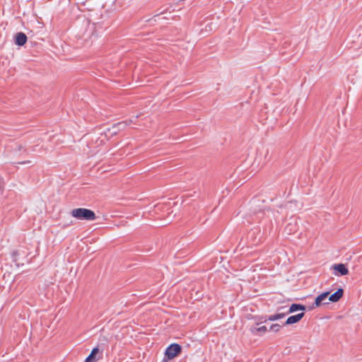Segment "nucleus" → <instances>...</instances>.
Wrapping results in <instances>:
<instances>
[{
    "label": "nucleus",
    "mask_w": 362,
    "mask_h": 362,
    "mask_svg": "<svg viewBox=\"0 0 362 362\" xmlns=\"http://www.w3.org/2000/svg\"><path fill=\"white\" fill-rule=\"evenodd\" d=\"M277 319L278 318H268V320H264L262 323L264 326L267 327V331H269L270 329V325H272V321Z\"/></svg>",
    "instance_id": "1a4fd4ad"
},
{
    "label": "nucleus",
    "mask_w": 362,
    "mask_h": 362,
    "mask_svg": "<svg viewBox=\"0 0 362 362\" xmlns=\"http://www.w3.org/2000/svg\"><path fill=\"white\" fill-rule=\"evenodd\" d=\"M71 214L73 217L80 220L93 221L95 219V213L93 211L87 209H76L72 210Z\"/></svg>",
    "instance_id": "f03ea898"
},
{
    "label": "nucleus",
    "mask_w": 362,
    "mask_h": 362,
    "mask_svg": "<svg viewBox=\"0 0 362 362\" xmlns=\"http://www.w3.org/2000/svg\"><path fill=\"white\" fill-rule=\"evenodd\" d=\"M168 359L167 358H165L163 360V361H162V362H168Z\"/></svg>",
    "instance_id": "ddd939ff"
},
{
    "label": "nucleus",
    "mask_w": 362,
    "mask_h": 362,
    "mask_svg": "<svg viewBox=\"0 0 362 362\" xmlns=\"http://www.w3.org/2000/svg\"><path fill=\"white\" fill-rule=\"evenodd\" d=\"M333 274L337 276H345L349 274V269L344 264H334L331 267Z\"/></svg>",
    "instance_id": "39448f33"
},
{
    "label": "nucleus",
    "mask_w": 362,
    "mask_h": 362,
    "mask_svg": "<svg viewBox=\"0 0 362 362\" xmlns=\"http://www.w3.org/2000/svg\"><path fill=\"white\" fill-rule=\"evenodd\" d=\"M281 326L279 324H273L270 325L269 331H272L274 332H276L279 330Z\"/></svg>",
    "instance_id": "9b49d317"
},
{
    "label": "nucleus",
    "mask_w": 362,
    "mask_h": 362,
    "mask_svg": "<svg viewBox=\"0 0 362 362\" xmlns=\"http://www.w3.org/2000/svg\"><path fill=\"white\" fill-rule=\"evenodd\" d=\"M301 318H287L284 325H291L298 322Z\"/></svg>",
    "instance_id": "9d476101"
},
{
    "label": "nucleus",
    "mask_w": 362,
    "mask_h": 362,
    "mask_svg": "<svg viewBox=\"0 0 362 362\" xmlns=\"http://www.w3.org/2000/svg\"><path fill=\"white\" fill-rule=\"evenodd\" d=\"M133 122L132 119H129L113 124L110 128H107L104 134L106 136L111 137L117 134L119 132L124 129L127 126Z\"/></svg>",
    "instance_id": "7ed1b4c3"
},
{
    "label": "nucleus",
    "mask_w": 362,
    "mask_h": 362,
    "mask_svg": "<svg viewBox=\"0 0 362 362\" xmlns=\"http://www.w3.org/2000/svg\"><path fill=\"white\" fill-rule=\"evenodd\" d=\"M27 42V36L23 33H18L15 36V43L18 46L24 45Z\"/></svg>",
    "instance_id": "0eeeda50"
},
{
    "label": "nucleus",
    "mask_w": 362,
    "mask_h": 362,
    "mask_svg": "<svg viewBox=\"0 0 362 362\" xmlns=\"http://www.w3.org/2000/svg\"><path fill=\"white\" fill-rule=\"evenodd\" d=\"M282 315H283V314H278V315H276L275 317H282Z\"/></svg>",
    "instance_id": "f8f14e48"
},
{
    "label": "nucleus",
    "mask_w": 362,
    "mask_h": 362,
    "mask_svg": "<svg viewBox=\"0 0 362 362\" xmlns=\"http://www.w3.org/2000/svg\"><path fill=\"white\" fill-rule=\"evenodd\" d=\"M98 348H94L89 356L86 358L85 362H96L97 360L95 358L96 354L98 353Z\"/></svg>",
    "instance_id": "6e6552de"
},
{
    "label": "nucleus",
    "mask_w": 362,
    "mask_h": 362,
    "mask_svg": "<svg viewBox=\"0 0 362 362\" xmlns=\"http://www.w3.org/2000/svg\"><path fill=\"white\" fill-rule=\"evenodd\" d=\"M262 323H257L255 325H252L250 327V331L253 334H257L259 335H262L264 334L267 331V327L262 325Z\"/></svg>",
    "instance_id": "423d86ee"
},
{
    "label": "nucleus",
    "mask_w": 362,
    "mask_h": 362,
    "mask_svg": "<svg viewBox=\"0 0 362 362\" xmlns=\"http://www.w3.org/2000/svg\"><path fill=\"white\" fill-rule=\"evenodd\" d=\"M182 351V347L178 344H170L165 351V357L168 360L174 358L179 355Z\"/></svg>",
    "instance_id": "20e7f679"
},
{
    "label": "nucleus",
    "mask_w": 362,
    "mask_h": 362,
    "mask_svg": "<svg viewBox=\"0 0 362 362\" xmlns=\"http://www.w3.org/2000/svg\"><path fill=\"white\" fill-rule=\"evenodd\" d=\"M343 293L344 291L342 288H339L334 293H331L329 291L323 292L319 296H317L315 298L314 303L310 305L305 306L300 304H292L288 309V313L301 311L300 313H298L296 315H294L293 317H303L304 310L310 311L316 308H320L322 306L326 305L329 304V302L336 303L341 298V297L343 296Z\"/></svg>",
    "instance_id": "f257e3e1"
}]
</instances>
